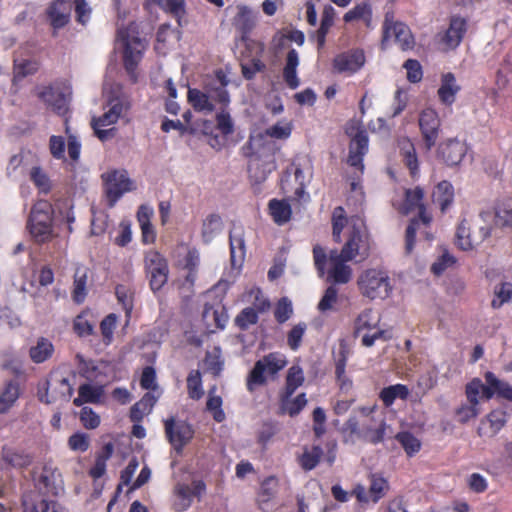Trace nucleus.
Here are the masks:
<instances>
[{"mask_svg":"<svg viewBox=\"0 0 512 512\" xmlns=\"http://www.w3.org/2000/svg\"><path fill=\"white\" fill-rule=\"evenodd\" d=\"M278 488L279 481L276 477L270 476L263 480L257 497L258 504L262 510L268 507V504L276 496Z\"/></svg>","mask_w":512,"mask_h":512,"instance_id":"f704fd0d","label":"nucleus"},{"mask_svg":"<svg viewBox=\"0 0 512 512\" xmlns=\"http://www.w3.org/2000/svg\"><path fill=\"white\" fill-rule=\"evenodd\" d=\"M387 429L385 416H373L361 420L360 439L371 444H379L384 440Z\"/></svg>","mask_w":512,"mask_h":512,"instance_id":"412c9836","label":"nucleus"},{"mask_svg":"<svg viewBox=\"0 0 512 512\" xmlns=\"http://www.w3.org/2000/svg\"><path fill=\"white\" fill-rule=\"evenodd\" d=\"M495 224L502 228L512 227V201L501 202L495 210Z\"/></svg>","mask_w":512,"mask_h":512,"instance_id":"864d4df0","label":"nucleus"},{"mask_svg":"<svg viewBox=\"0 0 512 512\" xmlns=\"http://www.w3.org/2000/svg\"><path fill=\"white\" fill-rule=\"evenodd\" d=\"M345 22H352L355 20H362L368 28L372 27V8L368 2H361L356 4L352 9L346 12L343 16Z\"/></svg>","mask_w":512,"mask_h":512,"instance_id":"e433bc0d","label":"nucleus"},{"mask_svg":"<svg viewBox=\"0 0 512 512\" xmlns=\"http://www.w3.org/2000/svg\"><path fill=\"white\" fill-rule=\"evenodd\" d=\"M80 394L87 403H98L103 395V388L91 384H83L79 387Z\"/></svg>","mask_w":512,"mask_h":512,"instance_id":"774afa93","label":"nucleus"},{"mask_svg":"<svg viewBox=\"0 0 512 512\" xmlns=\"http://www.w3.org/2000/svg\"><path fill=\"white\" fill-rule=\"evenodd\" d=\"M51 391L54 395L58 396L59 400L69 401L73 394V387L68 379L58 373L52 374L50 378Z\"/></svg>","mask_w":512,"mask_h":512,"instance_id":"a19ab883","label":"nucleus"},{"mask_svg":"<svg viewBox=\"0 0 512 512\" xmlns=\"http://www.w3.org/2000/svg\"><path fill=\"white\" fill-rule=\"evenodd\" d=\"M144 269L151 290L154 293L160 291L169 277L167 259L157 250H148L144 254Z\"/></svg>","mask_w":512,"mask_h":512,"instance_id":"9b49d317","label":"nucleus"},{"mask_svg":"<svg viewBox=\"0 0 512 512\" xmlns=\"http://www.w3.org/2000/svg\"><path fill=\"white\" fill-rule=\"evenodd\" d=\"M351 354V349L347 345V343L342 340L339 345L338 352L335 356V374L336 377H344V371L346 369V363L349 355Z\"/></svg>","mask_w":512,"mask_h":512,"instance_id":"052dcab7","label":"nucleus"},{"mask_svg":"<svg viewBox=\"0 0 512 512\" xmlns=\"http://www.w3.org/2000/svg\"><path fill=\"white\" fill-rule=\"evenodd\" d=\"M288 363L286 356L280 352H272L259 359L247 378V388L250 392L256 386L264 385L267 376H275Z\"/></svg>","mask_w":512,"mask_h":512,"instance_id":"9d476101","label":"nucleus"},{"mask_svg":"<svg viewBox=\"0 0 512 512\" xmlns=\"http://www.w3.org/2000/svg\"><path fill=\"white\" fill-rule=\"evenodd\" d=\"M409 395L407 386L403 384H395L382 389L380 392V399L383 401L385 406H390L393 402L399 399H406Z\"/></svg>","mask_w":512,"mask_h":512,"instance_id":"de8ad7c7","label":"nucleus"},{"mask_svg":"<svg viewBox=\"0 0 512 512\" xmlns=\"http://www.w3.org/2000/svg\"><path fill=\"white\" fill-rule=\"evenodd\" d=\"M419 127L427 150H430L439 137L441 121L438 113L431 108L424 109L419 115Z\"/></svg>","mask_w":512,"mask_h":512,"instance_id":"f3484780","label":"nucleus"},{"mask_svg":"<svg viewBox=\"0 0 512 512\" xmlns=\"http://www.w3.org/2000/svg\"><path fill=\"white\" fill-rule=\"evenodd\" d=\"M38 69V65L32 60H19L16 59L14 62V75L15 78H23L28 75L35 73Z\"/></svg>","mask_w":512,"mask_h":512,"instance_id":"338daca9","label":"nucleus"},{"mask_svg":"<svg viewBox=\"0 0 512 512\" xmlns=\"http://www.w3.org/2000/svg\"><path fill=\"white\" fill-rule=\"evenodd\" d=\"M269 210L274 222L278 225L285 224L291 218V206L286 200H270Z\"/></svg>","mask_w":512,"mask_h":512,"instance_id":"ea45409f","label":"nucleus"},{"mask_svg":"<svg viewBox=\"0 0 512 512\" xmlns=\"http://www.w3.org/2000/svg\"><path fill=\"white\" fill-rule=\"evenodd\" d=\"M365 64V55L362 50H351L341 53L334 58L333 67L338 73L348 75L359 71Z\"/></svg>","mask_w":512,"mask_h":512,"instance_id":"4be33fe9","label":"nucleus"},{"mask_svg":"<svg viewBox=\"0 0 512 512\" xmlns=\"http://www.w3.org/2000/svg\"><path fill=\"white\" fill-rule=\"evenodd\" d=\"M291 126L288 123H277L264 132H259L254 136H263L269 142H275L273 139H287L291 135Z\"/></svg>","mask_w":512,"mask_h":512,"instance_id":"603ef678","label":"nucleus"},{"mask_svg":"<svg viewBox=\"0 0 512 512\" xmlns=\"http://www.w3.org/2000/svg\"><path fill=\"white\" fill-rule=\"evenodd\" d=\"M342 432L346 443H354L356 439H360L361 422L355 416H350L344 423Z\"/></svg>","mask_w":512,"mask_h":512,"instance_id":"bf43d9fd","label":"nucleus"},{"mask_svg":"<svg viewBox=\"0 0 512 512\" xmlns=\"http://www.w3.org/2000/svg\"><path fill=\"white\" fill-rule=\"evenodd\" d=\"M396 439L409 456L414 455L420 450L421 442L409 432L398 433Z\"/></svg>","mask_w":512,"mask_h":512,"instance_id":"680f3d73","label":"nucleus"},{"mask_svg":"<svg viewBox=\"0 0 512 512\" xmlns=\"http://www.w3.org/2000/svg\"><path fill=\"white\" fill-rule=\"evenodd\" d=\"M173 508L178 512L187 510L193 501V492L189 485L178 483L173 490Z\"/></svg>","mask_w":512,"mask_h":512,"instance_id":"c9c22d12","label":"nucleus"},{"mask_svg":"<svg viewBox=\"0 0 512 512\" xmlns=\"http://www.w3.org/2000/svg\"><path fill=\"white\" fill-rule=\"evenodd\" d=\"M348 223L345 217V211L342 207H336L333 211L332 215V225H333V238L336 242H340L341 240V232L345 225Z\"/></svg>","mask_w":512,"mask_h":512,"instance_id":"0e129e2a","label":"nucleus"},{"mask_svg":"<svg viewBox=\"0 0 512 512\" xmlns=\"http://www.w3.org/2000/svg\"><path fill=\"white\" fill-rule=\"evenodd\" d=\"M468 24L467 21L459 16L452 17L446 31L441 35L440 44L445 51L456 49L462 42Z\"/></svg>","mask_w":512,"mask_h":512,"instance_id":"a211bd4d","label":"nucleus"},{"mask_svg":"<svg viewBox=\"0 0 512 512\" xmlns=\"http://www.w3.org/2000/svg\"><path fill=\"white\" fill-rule=\"evenodd\" d=\"M27 227L37 243H45L54 237L53 208L46 200L36 202L30 212Z\"/></svg>","mask_w":512,"mask_h":512,"instance_id":"6e6552de","label":"nucleus"},{"mask_svg":"<svg viewBox=\"0 0 512 512\" xmlns=\"http://www.w3.org/2000/svg\"><path fill=\"white\" fill-rule=\"evenodd\" d=\"M106 97L103 105V114L93 117L92 128L101 141H107L115 136L116 129L113 126L119 119L125 118L131 108L129 97L123 92L121 85L114 84L108 91L104 87Z\"/></svg>","mask_w":512,"mask_h":512,"instance_id":"f257e3e1","label":"nucleus"},{"mask_svg":"<svg viewBox=\"0 0 512 512\" xmlns=\"http://www.w3.org/2000/svg\"><path fill=\"white\" fill-rule=\"evenodd\" d=\"M489 220L490 214L482 212L474 220L464 219L461 221L456 231V245L464 251L472 250L481 245L491 235Z\"/></svg>","mask_w":512,"mask_h":512,"instance_id":"423d86ee","label":"nucleus"},{"mask_svg":"<svg viewBox=\"0 0 512 512\" xmlns=\"http://www.w3.org/2000/svg\"><path fill=\"white\" fill-rule=\"evenodd\" d=\"M398 146L405 165L410 170L411 175L415 177L419 171V163L414 144L408 138H401L398 141Z\"/></svg>","mask_w":512,"mask_h":512,"instance_id":"473e14b6","label":"nucleus"},{"mask_svg":"<svg viewBox=\"0 0 512 512\" xmlns=\"http://www.w3.org/2000/svg\"><path fill=\"white\" fill-rule=\"evenodd\" d=\"M322 455L323 450L319 445H314L310 448L305 447L303 453L298 458L299 464L304 470L310 471L317 466Z\"/></svg>","mask_w":512,"mask_h":512,"instance_id":"c03bdc74","label":"nucleus"},{"mask_svg":"<svg viewBox=\"0 0 512 512\" xmlns=\"http://www.w3.org/2000/svg\"><path fill=\"white\" fill-rule=\"evenodd\" d=\"M117 39L124 48L125 69L135 82L137 80L136 67L142 59L146 44L144 40L137 35L135 24H131L125 29L120 28L118 30Z\"/></svg>","mask_w":512,"mask_h":512,"instance_id":"1a4fd4ad","label":"nucleus"},{"mask_svg":"<svg viewBox=\"0 0 512 512\" xmlns=\"http://www.w3.org/2000/svg\"><path fill=\"white\" fill-rule=\"evenodd\" d=\"M313 259L319 275L323 276L326 272L328 281L346 284L351 280L352 268L347 264L350 260H346L342 252L334 249L327 256L323 247L315 245Z\"/></svg>","mask_w":512,"mask_h":512,"instance_id":"20e7f679","label":"nucleus"},{"mask_svg":"<svg viewBox=\"0 0 512 512\" xmlns=\"http://www.w3.org/2000/svg\"><path fill=\"white\" fill-rule=\"evenodd\" d=\"M506 422V413L502 410H494L480 421L477 433L484 439H491L497 435Z\"/></svg>","mask_w":512,"mask_h":512,"instance_id":"393cba45","label":"nucleus"},{"mask_svg":"<svg viewBox=\"0 0 512 512\" xmlns=\"http://www.w3.org/2000/svg\"><path fill=\"white\" fill-rule=\"evenodd\" d=\"M30 179L41 193L47 194L51 190V181L42 168L38 166L31 168Z\"/></svg>","mask_w":512,"mask_h":512,"instance_id":"13d9d810","label":"nucleus"},{"mask_svg":"<svg viewBox=\"0 0 512 512\" xmlns=\"http://www.w3.org/2000/svg\"><path fill=\"white\" fill-rule=\"evenodd\" d=\"M187 388L192 399H200L203 395L201 374L199 371H192L187 378Z\"/></svg>","mask_w":512,"mask_h":512,"instance_id":"69168bd1","label":"nucleus"},{"mask_svg":"<svg viewBox=\"0 0 512 512\" xmlns=\"http://www.w3.org/2000/svg\"><path fill=\"white\" fill-rule=\"evenodd\" d=\"M406 213L411 210L419 209V217L424 224H429L431 217L426 213L423 205L424 191L420 187L409 189L405 193Z\"/></svg>","mask_w":512,"mask_h":512,"instance_id":"c85d7f7f","label":"nucleus"},{"mask_svg":"<svg viewBox=\"0 0 512 512\" xmlns=\"http://www.w3.org/2000/svg\"><path fill=\"white\" fill-rule=\"evenodd\" d=\"M282 409L290 416L297 415L307 404L305 393L299 394L294 399L286 396V392L281 395Z\"/></svg>","mask_w":512,"mask_h":512,"instance_id":"3c124183","label":"nucleus"},{"mask_svg":"<svg viewBox=\"0 0 512 512\" xmlns=\"http://www.w3.org/2000/svg\"><path fill=\"white\" fill-rule=\"evenodd\" d=\"M38 97L59 115H64L68 110V98L59 89L44 87L38 93Z\"/></svg>","mask_w":512,"mask_h":512,"instance_id":"bb28decb","label":"nucleus"},{"mask_svg":"<svg viewBox=\"0 0 512 512\" xmlns=\"http://www.w3.org/2000/svg\"><path fill=\"white\" fill-rule=\"evenodd\" d=\"M371 238L364 219L355 215L349 219V235L341 251L346 260L362 262L370 255Z\"/></svg>","mask_w":512,"mask_h":512,"instance_id":"39448f33","label":"nucleus"},{"mask_svg":"<svg viewBox=\"0 0 512 512\" xmlns=\"http://www.w3.org/2000/svg\"><path fill=\"white\" fill-rule=\"evenodd\" d=\"M488 385H484L479 379L472 380L466 387L467 402L458 407L455 411L457 421L467 423L479 414L478 404L482 399L489 400L494 393L512 399V388L505 382L500 381L492 372L485 374Z\"/></svg>","mask_w":512,"mask_h":512,"instance_id":"f03ea898","label":"nucleus"},{"mask_svg":"<svg viewBox=\"0 0 512 512\" xmlns=\"http://www.w3.org/2000/svg\"><path fill=\"white\" fill-rule=\"evenodd\" d=\"M299 65V55L295 49L288 51L286 63L283 69V78L290 89H296L300 85L297 77V67Z\"/></svg>","mask_w":512,"mask_h":512,"instance_id":"c756f323","label":"nucleus"},{"mask_svg":"<svg viewBox=\"0 0 512 512\" xmlns=\"http://www.w3.org/2000/svg\"><path fill=\"white\" fill-rule=\"evenodd\" d=\"M382 30V48H386L391 39H393L404 51L414 48L415 39L410 28L403 22L396 21L392 12H387L385 14Z\"/></svg>","mask_w":512,"mask_h":512,"instance_id":"f8f14e48","label":"nucleus"},{"mask_svg":"<svg viewBox=\"0 0 512 512\" xmlns=\"http://www.w3.org/2000/svg\"><path fill=\"white\" fill-rule=\"evenodd\" d=\"M53 352V345L46 339H40L37 345L30 349V356L36 363L47 360Z\"/></svg>","mask_w":512,"mask_h":512,"instance_id":"6e6d98bb","label":"nucleus"},{"mask_svg":"<svg viewBox=\"0 0 512 512\" xmlns=\"http://www.w3.org/2000/svg\"><path fill=\"white\" fill-rule=\"evenodd\" d=\"M71 2L70 0H54L48 6L46 14L49 18L51 26L57 30L66 26L71 17Z\"/></svg>","mask_w":512,"mask_h":512,"instance_id":"b1692460","label":"nucleus"},{"mask_svg":"<svg viewBox=\"0 0 512 512\" xmlns=\"http://www.w3.org/2000/svg\"><path fill=\"white\" fill-rule=\"evenodd\" d=\"M3 462L14 468H24L30 465L31 457L23 451L4 447L1 452Z\"/></svg>","mask_w":512,"mask_h":512,"instance_id":"4c0bfd02","label":"nucleus"},{"mask_svg":"<svg viewBox=\"0 0 512 512\" xmlns=\"http://www.w3.org/2000/svg\"><path fill=\"white\" fill-rule=\"evenodd\" d=\"M230 283L226 280H220L216 285L208 291L207 296H215L212 302H206L203 310L204 320H223L227 318L226 309L222 303V299L229 288Z\"/></svg>","mask_w":512,"mask_h":512,"instance_id":"dca6fc26","label":"nucleus"},{"mask_svg":"<svg viewBox=\"0 0 512 512\" xmlns=\"http://www.w3.org/2000/svg\"><path fill=\"white\" fill-rule=\"evenodd\" d=\"M88 275L89 268L86 265L82 263L75 264L73 283L71 288V298L77 304H82L88 295Z\"/></svg>","mask_w":512,"mask_h":512,"instance_id":"5701e85b","label":"nucleus"},{"mask_svg":"<svg viewBox=\"0 0 512 512\" xmlns=\"http://www.w3.org/2000/svg\"><path fill=\"white\" fill-rule=\"evenodd\" d=\"M19 398V387L14 382H9L0 394V413H6Z\"/></svg>","mask_w":512,"mask_h":512,"instance_id":"09e8293b","label":"nucleus"},{"mask_svg":"<svg viewBox=\"0 0 512 512\" xmlns=\"http://www.w3.org/2000/svg\"><path fill=\"white\" fill-rule=\"evenodd\" d=\"M454 198L453 186L448 181L440 182L432 193L433 203L438 205L442 212H445L451 205Z\"/></svg>","mask_w":512,"mask_h":512,"instance_id":"72a5a7b5","label":"nucleus"},{"mask_svg":"<svg viewBox=\"0 0 512 512\" xmlns=\"http://www.w3.org/2000/svg\"><path fill=\"white\" fill-rule=\"evenodd\" d=\"M244 155L249 158L248 173L253 184L263 183L276 169V142H269L263 136H250L243 147Z\"/></svg>","mask_w":512,"mask_h":512,"instance_id":"7ed1b4c3","label":"nucleus"},{"mask_svg":"<svg viewBox=\"0 0 512 512\" xmlns=\"http://www.w3.org/2000/svg\"><path fill=\"white\" fill-rule=\"evenodd\" d=\"M346 134L351 138L349 145V165L363 169V157L368 152V135L358 120H351L346 125Z\"/></svg>","mask_w":512,"mask_h":512,"instance_id":"ddd939ff","label":"nucleus"},{"mask_svg":"<svg viewBox=\"0 0 512 512\" xmlns=\"http://www.w3.org/2000/svg\"><path fill=\"white\" fill-rule=\"evenodd\" d=\"M157 399L151 393H146L140 401L135 403L130 410V418L134 422L141 421L143 417L149 414L155 405Z\"/></svg>","mask_w":512,"mask_h":512,"instance_id":"79ce46f5","label":"nucleus"},{"mask_svg":"<svg viewBox=\"0 0 512 512\" xmlns=\"http://www.w3.org/2000/svg\"><path fill=\"white\" fill-rule=\"evenodd\" d=\"M232 23L236 30L241 33L242 37H244L254 28L256 16L248 7L238 6L237 14L234 16Z\"/></svg>","mask_w":512,"mask_h":512,"instance_id":"7c9ffc66","label":"nucleus"},{"mask_svg":"<svg viewBox=\"0 0 512 512\" xmlns=\"http://www.w3.org/2000/svg\"><path fill=\"white\" fill-rule=\"evenodd\" d=\"M246 301L251 306L244 308L235 320H243V318H246V320H256L259 314L268 311L271 307L268 298L265 297L258 287H253L247 292Z\"/></svg>","mask_w":512,"mask_h":512,"instance_id":"6ab92c4d","label":"nucleus"},{"mask_svg":"<svg viewBox=\"0 0 512 512\" xmlns=\"http://www.w3.org/2000/svg\"><path fill=\"white\" fill-rule=\"evenodd\" d=\"M230 260L235 269H240L245 259V241L241 227H233L229 235Z\"/></svg>","mask_w":512,"mask_h":512,"instance_id":"cd10ccee","label":"nucleus"},{"mask_svg":"<svg viewBox=\"0 0 512 512\" xmlns=\"http://www.w3.org/2000/svg\"><path fill=\"white\" fill-rule=\"evenodd\" d=\"M188 101L196 111L211 113L214 110V105L207 91L202 92L195 88L189 89Z\"/></svg>","mask_w":512,"mask_h":512,"instance_id":"58836bf2","label":"nucleus"},{"mask_svg":"<svg viewBox=\"0 0 512 512\" xmlns=\"http://www.w3.org/2000/svg\"><path fill=\"white\" fill-rule=\"evenodd\" d=\"M106 183V195L112 207L126 192L134 189L132 180L125 170H115L103 175Z\"/></svg>","mask_w":512,"mask_h":512,"instance_id":"4468645a","label":"nucleus"},{"mask_svg":"<svg viewBox=\"0 0 512 512\" xmlns=\"http://www.w3.org/2000/svg\"><path fill=\"white\" fill-rule=\"evenodd\" d=\"M165 434L177 451L180 453L183 447L190 442L193 437L194 431L192 427L183 420H177L174 417H170L164 421Z\"/></svg>","mask_w":512,"mask_h":512,"instance_id":"2eb2a0df","label":"nucleus"},{"mask_svg":"<svg viewBox=\"0 0 512 512\" xmlns=\"http://www.w3.org/2000/svg\"><path fill=\"white\" fill-rule=\"evenodd\" d=\"M461 86L458 84L455 75L451 72L442 74L437 96L445 106H452L457 98Z\"/></svg>","mask_w":512,"mask_h":512,"instance_id":"a878e982","label":"nucleus"},{"mask_svg":"<svg viewBox=\"0 0 512 512\" xmlns=\"http://www.w3.org/2000/svg\"><path fill=\"white\" fill-rule=\"evenodd\" d=\"M512 301V284L510 282H502L494 287V297L491 301L493 308H500L505 303Z\"/></svg>","mask_w":512,"mask_h":512,"instance_id":"8fccbe9b","label":"nucleus"},{"mask_svg":"<svg viewBox=\"0 0 512 512\" xmlns=\"http://www.w3.org/2000/svg\"><path fill=\"white\" fill-rule=\"evenodd\" d=\"M387 490L388 483L383 477L378 475H371L369 494L373 503L378 502L385 495Z\"/></svg>","mask_w":512,"mask_h":512,"instance_id":"4d7b16f0","label":"nucleus"},{"mask_svg":"<svg viewBox=\"0 0 512 512\" xmlns=\"http://www.w3.org/2000/svg\"><path fill=\"white\" fill-rule=\"evenodd\" d=\"M223 366L224 361L222 359V353L219 347H214L211 351H207L203 360V369L206 372L217 376L222 371Z\"/></svg>","mask_w":512,"mask_h":512,"instance_id":"a18cd8bd","label":"nucleus"},{"mask_svg":"<svg viewBox=\"0 0 512 512\" xmlns=\"http://www.w3.org/2000/svg\"><path fill=\"white\" fill-rule=\"evenodd\" d=\"M367 330L362 336V344L366 347L374 345L378 339L387 340L391 338V334L388 330L381 328H371L369 322H364L362 326L357 328V333Z\"/></svg>","mask_w":512,"mask_h":512,"instance_id":"37998d69","label":"nucleus"},{"mask_svg":"<svg viewBox=\"0 0 512 512\" xmlns=\"http://www.w3.org/2000/svg\"><path fill=\"white\" fill-rule=\"evenodd\" d=\"M215 387L209 391L207 400V410L213 414V418L217 422H222L225 419V413L222 410V399L220 396L214 394Z\"/></svg>","mask_w":512,"mask_h":512,"instance_id":"e2e57ef3","label":"nucleus"},{"mask_svg":"<svg viewBox=\"0 0 512 512\" xmlns=\"http://www.w3.org/2000/svg\"><path fill=\"white\" fill-rule=\"evenodd\" d=\"M304 372L299 365H292L286 376V386L284 392L287 397H291L297 388L304 383Z\"/></svg>","mask_w":512,"mask_h":512,"instance_id":"49530a36","label":"nucleus"},{"mask_svg":"<svg viewBox=\"0 0 512 512\" xmlns=\"http://www.w3.org/2000/svg\"><path fill=\"white\" fill-rule=\"evenodd\" d=\"M357 283L360 293L371 300H384L393 291V283L388 272L381 268L364 270L359 275Z\"/></svg>","mask_w":512,"mask_h":512,"instance_id":"0eeeda50","label":"nucleus"},{"mask_svg":"<svg viewBox=\"0 0 512 512\" xmlns=\"http://www.w3.org/2000/svg\"><path fill=\"white\" fill-rule=\"evenodd\" d=\"M115 294L118 300V303L122 305V308L125 310V317L130 318L131 311L133 308V292L132 290L125 285H117L115 289Z\"/></svg>","mask_w":512,"mask_h":512,"instance_id":"5fc2aeb1","label":"nucleus"},{"mask_svg":"<svg viewBox=\"0 0 512 512\" xmlns=\"http://www.w3.org/2000/svg\"><path fill=\"white\" fill-rule=\"evenodd\" d=\"M223 221L219 214L211 213L207 215L202 222L201 237L204 243L209 244L221 233Z\"/></svg>","mask_w":512,"mask_h":512,"instance_id":"2f4dec72","label":"nucleus"},{"mask_svg":"<svg viewBox=\"0 0 512 512\" xmlns=\"http://www.w3.org/2000/svg\"><path fill=\"white\" fill-rule=\"evenodd\" d=\"M467 151L466 143L457 138L446 139L438 146V155L448 166L460 164Z\"/></svg>","mask_w":512,"mask_h":512,"instance_id":"aec40b11","label":"nucleus"}]
</instances>
